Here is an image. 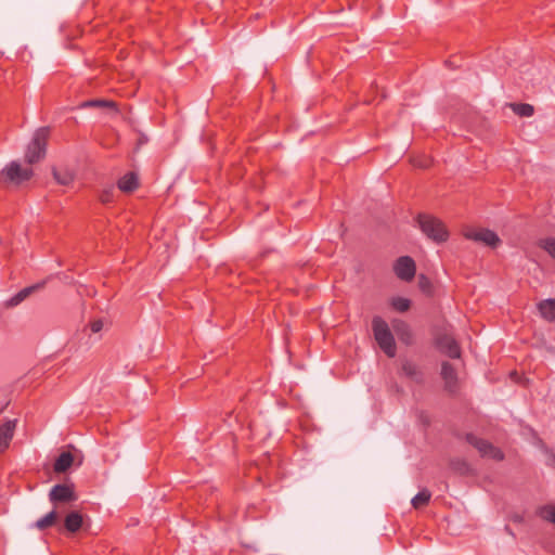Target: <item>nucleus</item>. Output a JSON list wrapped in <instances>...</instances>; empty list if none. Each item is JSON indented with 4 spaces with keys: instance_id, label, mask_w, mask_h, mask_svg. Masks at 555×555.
<instances>
[{
    "instance_id": "nucleus-1",
    "label": "nucleus",
    "mask_w": 555,
    "mask_h": 555,
    "mask_svg": "<svg viewBox=\"0 0 555 555\" xmlns=\"http://www.w3.org/2000/svg\"><path fill=\"white\" fill-rule=\"evenodd\" d=\"M34 162L35 149L28 145L24 156V163L12 160L0 170V188L9 190L18 188L24 182L29 181L34 176Z\"/></svg>"
},
{
    "instance_id": "nucleus-2",
    "label": "nucleus",
    "mask_w": 555,
    "mask_h": 555,
    "mask_svg": "<svg viewBox=\"0 0 555 555\" xmlns=\"http://www.w3.org/2000/svg\"><path fill=\"white\" fill-rule=\"evenodd\" d=\"M372 330L379 348L389 358H393L397 353V347L388 323L380 317H374L372 320Z\"/></svg>"
},
{
    "instance_id": "nucleus-3",
    "label": "nucleus",
    "mask_w": 555,
    "mask_h": 555,
    "mask_svg": "<svg viewBox=\"0 0 555 555\" xmlns=\"http://www.w3.org/2000/svg\"><path fill=\"white\" fill-rule=\"evenodd\" d=\"M417 223L423 234L437 244L446 242L449 237L444 223L434 216L418 215Z\"/></svg>"
},
{
    "instance_id": "nucleus-4",
    "label": "nucleus",
    "mask_w": 555,
    "mask_h": 555,
    "mask_svg": "<svg viewBox=\"0 0 555 555\" xmlns=\"http://www.w3.org/2000/svg\"><path fill=\"white\" fill-rule=\"evenodd\" d=\"M464 236L467 240L481 243L489 247H496L501 240L495 232L489 229H467L464 232Z\"/></svg>"
},
{
    "instance_id": "nucleus-5",
    "label": "nucleus",
    "mask_w": 555,
    "mask_h": 555,
    "mask_svg": "<svg viewBox=\"0 0 555 555\" xmlns=\"http://www.w3.org/2000/svg\"><path fill=\"white\" fill-rule=\"evenodd\" d=\"M393 271L400 280L409 282L415 276L416 266L411 257L401 256L396 260Z\"/></svg>"
},
{
    "instance_id": "nucleus-6",
    "label": "nucleus",
    "mask_w": 555,
    "mask_h": 555,
    "mask_svg": "<svg viewBox=\"0 0 555 555\" xmlns=\"http://www.w3.org/2000/svg\"><path fill=\"white\" fill-rule=\"evenodd\" d=\"M467 441L478 450L481 456L490 457L493 460L503 459L502 452L486 440H482L474 435H467Z\"/></svg>"
},
{
    "instance_id": "nucleus-7",
    "label": "nucleus",
    "mask_w": 555,
    "mask_h": 555,
    "mask_svg": "<svg viewBox=\"0 0 555 555\" xmlns=\"http://www.w3.org/2000/svg\"><path fill=\"white\" fill-rule=\"evenodd\" d=\"M49 496L53 503H67L76 500L74 486L72 485H55Z\"/></svg>"
},
{
    "instance_id": "nucleus-8",
    "label": "nucleus",
    "mask_w": 555,
    "mask_h": 555,
    "mask_svg": "<svg viewBox=\"0 0 555 555\" xmlns=\"http://www.w3.org/2000/svg\"><path fill=\"white\" fill-rule=\"evenodd\" d=\"M438 347L450 358L457 359L461 356L456 340L450 335H442L437 339Z\"/></svg>"
},
{
    "instance_id": "nucleus-9",
    "label": "nucleus",
    "mask_w": 555,
    "mask_h": 555,
    "mask_svg": "<svg viewBox=\"0 0 555 555\" xmlns=\"http://www.w3.org/2000/svg\"><path fill=\"white\" fill-rule=\"evenodd\" d=\"M16 421L10 420L0 426V453H3L9 447L14 436Z\"/></svg>"
},
{
    "instance_id": "nucleus-10",
    "label": "nucleus",
    "mask_w": 555,
    "mask_h": 555,
    "mask_svg": "<svg viewBox=\"0 0 555 555\" xmlns=\"http://www.w3.org/2000/svg\"><path fill=\"white\" fill-rule=\"evenodd\" d=\"M35 294V285H29L18 293H16L14 296L9 298L8 300L3 301L2 306L5 309H12L17 306H20L22 302H24L26 299L31 297Z\"/></svg>"
},
{
    "instance_id": "nucleus-11",
    "label": "nucleus",
    "mask_w": 555,
    "mask_h": 555,
    "mask_svg": "<svg viewBox=\"0 0 555 555\" xmlns=\"http://www.w3.org/2000/svg\"><path fill=\"white\" fill-rule=\"evenodd\" d=\"M392 328L397 334L398 338L404 343L405 345H411L413 343V333L404 321L395 320L392 321Z\"/></svg>"
},
{
    "instance_id": "nucleus-12",
    "label": "nucleus",
    "mask_w": 555,
    "mask_h": 555,
    "mask_svg": "<svg viewBox=\"0 0 555 555\" xmlns=\"http://www.w3.org/2000/svg\"><path fill=\"white\" fill-rule=\"evenodd\" d=\"M51 129L49 127H42L37 129V160L43 158L47 154V142L50 139Z\"/></svg>"
},
{
    "instance_id": "nucleus-13",
    "label": "nucleus",
    "mask_w": 555,
    "mask_h": 555,
    "mask_svg": "<svg viewBox=\"0 0 555 555\" xmlns=\"http://www.w3.org/2000/svg\"><path fill=\"white\" fill-rule=\"evenodd\" d=\"M118 189L125 193H131L139 186V177L135 172H128L117 182Z\"/></svg>"
},
{
    "instance_id": "nucleus-14",
    "label": "nucleus",
    "mask_w": 555,
    "mask_h": 555,
    "mask_svg": "<svg viewBox=\"0 0 555 555\" xmlns=\"http://www.w3.org/2000/svg\"><path fill=\"white\" fill-rule=\"evenodd\" d=\"M538 310L544 320L548 322L555 321V299L541 300L538 304Z\"/></svg>"
},
{
    "instance_id": "nucleus-15",
    "label": "nucleus",
    "mask_w": 555,
    "mask_h": 555,
    "mask_svg": "<svg viewBox=\"0 0 555 555\" xmlns=\"http://www.w3.org/2000/svg\"><path fill=\"white\" fill-rule=\"evenodd\" d=\"M401 370L404 376L411 378L414 382H422L423 375L416 363L411 360H403Z\"/></svg>"
},
{
    "instance_id": "nucleus-16",
    "label": "nucleus",
    "mask_w": 555,
    "mask_h": 555,
    "mask_svg": "<svg viewBox=\"0 0 555 555\" xmlns=\"http://www.w3.org/2000/svg\"><path fill=\"white\" fill-rule=\"evenodd\" d=\"M52 173L55 181L61 185H69L75 180V172L68 168H53Z\"/></svg>"
},
{
    "instance_id": "nucleus-17",
    "label": "nucleus",
    "mask_w": 555,
    "mask_h": 555,
    "mask_svg": "<svg viewBox=\"0 0 555 555\" xmlns=\"http://www.w3.org/2000/svg\"><path fill=\"white\" fill-rule=\"evenodd\" d=\"M74 462V456L70 452H63L55 460L53 469L55 473H65Z\"/></svg>"
},
{
    "instance_id": "nucleus-18",
    "label": "nucleus",
    "mask_w": 555,
    "mask_h": 555,
    "mask_svg": "<svg viewBox=\"0 0 555 555\" xmlns=\"http://www.w3.org/2000/svg\"><path fill=\"white\" fill-rule=\"evenodd\" d=\"M535 514L544 521L555 525V505L545 504L537 508Z\"/></svg>"
},
{
    "instance_id": "nucleus-19",
    "label": "nucleus",
    "mask_w": 555,
    "mask_h": 555,
    "mask_svg": "<svg viewBox=\"0 0 555 555\" xmlns=\"http://www.w3.org/2000/svg\"><path fill=\"white\" fill-rule=\"evenodd\" d=\"M82 526V516L78 512L69 513L65 518V528L69 532L78 531Z\"/></svg>"
},
{
    "instance_id": "nucleus-20",
    "label": "nucleus",
    "mask_w": 555,
    "mask_h": 555,
    "mask_svg": "<svg viewBox=\"0 0 555 555\" xmlns=\"http://www.w3.org/2000/svg\"><path fill=\"white\" fill-rule=\"evenodd\" d=\"M431 493L427 489L421 490L411 501L414 508H421L428 504Z\"/></svg>"
},
{
    "instance_id": "nucleus-21",
    "label": "nucleus",
    "mask_w": 555,
    "mask_h": 555,
    "mask_svg": "<svg viewBox=\"0 0 555 555\" xmlns=\"http://www.w3.org/2000/svg\"><path fill=\"white\" fill-rule=\"evenodd\" d=\"M441 376L449 386H451L455 383L456 373H455L454 367L449 362L442 363Z\"/></svg>"
},
{
    "instance_id": "nucleus-22",
    "label": "nucleus",
    "mask_w": 555,
    "mask_h": 555,
    "mask_svg": "<svg viewBox=\"0 0 555 555\" xmlns=\"http://www.w3.org/2000/svg\"><path fill=\"white\" fill-rule=\"evenodd\" d=\"M513 112L520 117H530L533 115V106L527 103L511 104Z\"/></svg>"
},
{
    "instance_id": "nucleus-23",
    "label": "nucleus",
    "mask_w": 555,
    "mask_h": 555,
    "mask_svg": "<svg viewBox=\"0 0 555 555\" xmlns=\"http://www.w3.org/2000/svg\"><path fill=\"white\" fill-rule=\"evenodd\" d=\"M539 246L555 259V237H546L540 240Z\"/></svg>"
},
{
    "instance_id": "nucleus-24",
    "label": "nucleus",
    "mask_w": 555,
    "mask_h": 555,
    "mask_svg": "<svg viewBox=\"0 0 555 555\" xmlns=\"http://www.w3.org/2000/svg\"><path fill=\"white\" fill-rule=\"evenodd\" d=\"M83 107H111L115 108V103L112 101H105V100H90L86 101L82 104Z\"/></svg>"
},
{
    "instance_id": "nucleus-25",
    "label": "nucleus",
    "mask_w": 555,
    "mask_h": 555,
    "mask_svg": "<svg viewBox=\"0 0 555 555\" xmlns=\"http://www.w3.org/2000/svg\"><path fill=\"white\" fill-rule=\"evenodd\" d=\"M392 307L400 312H404L410 308V300L403 297H396L391 301Z\"/></svg>"
},
{
    "instance_id": "nucleus-26",
    "label": "nucleus",
    "mask_w": 555,
    "mask_h": 555,
    "mask_svg": "<svg viewBox=\"0 0 555 555\" xmlns=\"http://www.w3.org/2000/svg\"><path fill=\"white\" fill-rule=\"evenodd\" d=\"M56 519V513L54 511L47 514L43 518L37 521V528L43 529L51 526Z\"/></svg>"
},
{
    "instance_id": "nucleus-27",
    "label": "nucleus",
    "mask_w": 555,
    "mask_h": 555,
    "mask_svg": "<svg viewBox=\"0 0 555 555\" xmlns=\"http://www.w3.org/2000/svg\"><path fill=\"white\" fill-rule=\"evenodd\" d=\"M90 328L92 333H99L103 328L102 320H94L90 323Z\"/></svg>"
},
{
    "instance_id": "nucleus-28",
    "label": "nucleus",
    "mask_w": 555,
    "mask_h": 555,
    "mask_svg": "<svg viewBox=\"0 0 555 555\" xmlns=\"http://www.w3.org/2000/svg\"><path fill=\"white\" fill-rule=\"evenodd\" d=\"M429 160L427 158L423 159V160H416L414 159L413 160V164L414 166H417V167H421V168H426L429 166Z\"/></svg>"
},
{
    "instance_id": "nucleus-29",
    "label": "nucleus",
    "mask_w": 555,
    "mask_h": 555,
    "mask_svg": "<svg viewBox=\"0 0 555 555\" xmlns=\"http://www.w3.org/2000/svg\"><path fill=\"white\" fill-rule=\"evenodd\" d=\"M107 196H108V195H106V194H105V195H102L101 201H102V202H107Z\"/></svg>"
}]
</instances>
